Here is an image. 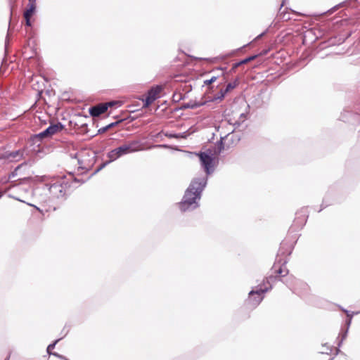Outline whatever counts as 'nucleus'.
Returning a JSON list of instances; mask_svg holds the SVG:
<instances>
[{
	"mask_svg": "<svg viewBox=\"0 0 360 360\" xmlns=\"http://www.w3.org/2000/svg\"><path fill=\"white\" fill-rule=\"evenodd\" d=\"M276 272L281 276H284L288 274V270L285 268L280 267L278 270H276Z\"/></svg>",
	"mask_w": 360,
	"mask_h": 360,
	"instance_id": "obj_14",
	"label": "nucleus"
},
{
	"mask_svg": "<svg viewBox=\"0 0 360 360\" xmlns=\"http://www.w3.org/2000/svg\"><path fill=\"white\" fill-rule=\"evenodd\" d=\"M114 102L99 103L89 108V113L92 117H98L104 113L109 107L114 105Z\"/></svg>",
	"mask_w": 360,
	"mask_h": 360,
	"instance_id": "obj_6",
	"label": "nucleus"
},
{
	"mask_svg": "<svg viewBox=\"0 0 360 360\" xmlns=\"http://www.w3.org/2000/svg\"><path fill=\"white\" fill-rule=\"evenodd\" d=\"M27 163L24 162L21 165H19L15 170L11 172L8 176V179L11 180L12 179L15 178L17 176H20V177L18 179L20 181H27L31 178L32 173L30 172H22V169H24L25 167H27Z\"/></svg>",
	"mask_w": 360,
	"mask_h": 360,
	"instance_id": "obj_5",
	"label": "nucleus"
},
{
	"mask_svg": "<svg viewBox=\"0 0 360 360\" xmlns=\"http://www.w3.org/2000/svg\"><path fill=\"white\" fill-rule=\"evenodd\" d=\"M199 156L201 166L204 168L207 174L213 171L214 154L211 151L203 152L197 154Z\"/></svg>",
	"mask_w": 360,
	"mask_h": 360,
	"instance_id": "obj_4",
	"label": "nucleus"
},
{
	"mask_svg": "<svg viewBox=\"0 0 360 360\" xmlns=\"http://www.w3.org/2000/svg\"><path fill=\"white\" fill-rule=\"evenodd\" d=\"M145 149L143 144L139 140H131L124 142L120 146L110 150L108 153V158L110 162H112L119 158L129 154L141 151Z\"/></svg>",
	"mask_w": 360,
	"mask_h": 360,
	"instance_id": "obj_3",
	"label": "nucleus"
},
{
	"mask_svg": "<svg viewBox=\"0 0 360 360\" xmlns=\"http://www.w3.org/2000/svg\"><path fill=\"white\" fill-rule=\"evenodd\" d=\"M216 80H217V77H214H214H212L211 79H207V80H205V81L204 82V83H205V84L208 85V84H212V83L214 82Z\"/></svg>",
	"mask_w": 360,
	"mask_h": 360,
	"instance_id": "obj_17",
	"label": "nucleus"
},
{
	"mask_svg": "<svg viewBox=\"0 0 360 360\" xmlns=\"http://www.w3.org/2000/svg\"><path fill=\"white\" fill-rule=\"evenodd\" d=\"M268 290V288H259V290H251L249 293L250 295V299L252 298V297L255 295H257V298L256 299V300L254 302V304H258L263 299V297L262 296V295L263 293H264L265 292H266Z\"/></svg>",
	"mask_w": 360,
	"mask_h": 360,
	"instance_id": "obj_9",
	"label": "nucleus"
},
{
	"mask_svg": "<svg viewBox=\"0 0 360 360\" xmlns=\"http://www.w3.org/2000/svg\"><path fill=\"white\" fill-rule=\"evenodd\" d=\"M13 198L18 200H20V201H22V200L20 199V197L19 195H12Z\"/></svg>",
	"mask_w": 360,
	"mask_h": 360,
	"instance_id": "obj_23",
	"label": "nucleus"
},
{
	"mask_svg": "<svg viewBox=\"0 0 360 360\" xmlns=\"http://www.w3.org/2000/svg\"><path fill=\"white\" fill-rule=\"evenodd\" d=\"M26 20V25L27 26H30L31 25V22H30V18H25Z\"/></svg>",
	"mask_w": 360,
	"mask_h": 360,
	"instance_id": "obj_22",
	"label": "nucleus"
},
{
	"mask_svg": "<svg viewBox=\"0 0 360 360\" xmlns=\"http://www.w3.org/2000/svg\"><path fill=\"white\" fill-rule=\"evenodd\" d=\"M115 125V123H111L110 124H108V126H110V128L113 127Z\"/></svg>",
	"mask_w": 360,
	"mask_h": 360,
	"instance_id": "obj_25",
	"label": "nucleus"
},
{
	"mask_svg": "<svg viewBox=\"0 0 360 360\" xmlns=\"http://www.w3.org/2000/svg\"><path fill=\"white\" fill-rule=\"evenodd\" d=\"M242 64H243V63H240V62L236 63H235V64L233 65V68H232V69H233V70H234V69L237 68L238 67H239V66H240V65H242Z\"/></svg>",
	"mask_w": 360,
	"mask_h": 360,
	"instance_id": "obj_21",
	"label": "nucleus"
},
{
	"mask_svg": "<svg viewBox=\"0 0 360 360\" xmlns=\"http://www.w3.org/2000/svg\"><path fill=\"white\" fill-rule=\"evenodd\" d=\"M255 58H256V56H250L249 58H247L240 61V63H243V64L247 63L254 60Z\"/></svg>",
	"mask_w": 360,
	"mask_h": 360,
	"instance_id": "obj_16",
	"label": "nucleus"
},
{
	"mask_svg": "<svg viewBox=\"0 0 360 360\" xmlns=\"http://www.w3.org/2000/svg\"><path fill=\"white\" fill-rule=\"evenodd\" d=\"M162 91V87L160 86H155L152 88L147 94V96L145 100V105L148 106L150 105L153 101H155L159 96L160 93Z\"/></svg>",
	"mask_w": 360,
	"mask_h": 360,
	"instance_id": "obj_8",
	"label": "nucleus"
},
{
	"mask_svg": "<svg viewBox=\"0 0 360 360\" xmlns=\"http://www.w3.org/2000/svg\"><path fill=\"white\" fill-rule=\"evenodd\" d=\"M226 94V93H225L224 90H221L220 92L214 96V100H222L224 98Z\"/></svg>",
	"mask_w": 360,
	"mask_h": 360,
	"instance_id": "obj_13",
	"label": "nucleus"
},
{
	"mask_svg": "<svg viewBox=\"0 0 360 360\" xmlns=\"http://www.w3.org/2000/svg\"><path fill=\"white\" fill-rule=\"evenodd\" d=\"M27 9L24 13V18H31L36 9L35 0H29Z\"/></svg>",
	"mask_w": 360,
	"mask_h": 360,
	"instance_id": "obj_11",
	"label": "nucleus"
},
{
	"mask_svg": "<svg viewBox=\"0 0 360 360\" xmlns=\"http://www.w3.org/2000/svg\"><path fill=\"white\" fill-rule=\"evenodd\" d=\"M207 184V179L205 177L194 179L186 190L183 200L180 204V209L186 211L190 208L193 204L192 208L198 206L195 200L200 198V195Z\"/></svg>",
	"mask_w": 360,
	"mask_h": 360,
	"instance_id": "obj_1",
	"label": "nucleus"
},
{
	"mask_svg": "<svg viewBox=\"0 0 360 360\" xmlns=\"http://www.w3.org/2000/svg\"><path fill=\"white\" fill-rule=\"evenodd\" d=\"M24 152L22 150H18L12 153H10L7 155V158L11 161L18 162L23 158Z\"/></svg>",
	"mask_w": 360,
	"mask_h": 360,
	"instance_id": "obj_10",
	"label": "nucleus"
},
{
	"mask_svg": "<svg viewBox=\"0 0 360 360\" xmlns=\"http://www.w3.org/2000/svg\"><path fill=\"white\" fill-rule=\"evenodd\" d=\"M108 129H110V126H106V127H102V128L99 129L98 131L99 134L104 133Z\"/></svg>",
	"mask_w": 360,
	"mask_h": 360,
	"instance_id": "obj_20",
	"label": "nucleus"
},
{
	"mask_svg": "<svg viewBox=\"0 0 360 360\" xmlns=\"http://www.w3.org/2000/svg\"><path fill=\"white\" fill-rule=\"evenodd\" d=\"M5 360H9V356H8Z\"/></svg>",
	"mask_w": 360,
	"mask_h": 360,
	"instance_id": "obj_26",
	"label": "nucleus"
},
{
	"mask_svg": "<svg viewBox=\"0 0 360 360\" xmlns=\"http://www.w3.org/2000/svg\"><path fill=\"white\" fill-rule=\"evenodd\" d=\"M63 129V126L61 123L58 122L54 124H51L47 129L42 132L39 133L37 136L40 138H44L51 136Z\"/></svg>",
	"mask_w": 360,
	"mask_h": 360,
	"instance_id": "obj_7",
	"label": "nucleus"
},
{
	"mask_svg": "<svg viewBox=\"0 0 360 360\" xmlns=\"http://www.w3.org/2000/svg\"><path fill=\"white\" fill-rule=\"evenodd\" d=\"M238 81H235L233 82H231V83H229L227 85H226V89L224 90L225 93H227L229 92V91L233 89L234 88L236 87V86L238 85Z\"/></svg>",
	"mask_w": 360,
	"mask_h": 360,
	"instance_id": "obj_12",
	"label": "nucleus"
},
{
	"mask_svg": "<svg viewBox=\"0 0 360 360\" xmlns=\"http://www.w3.org/2000/svg\"><path fill=\"white\" fill-rule=\"evenodd\" d=\"M37 181L45 183L51 198H60L65 195L68 182L65 176H36Z\"/></svg>",
	"mask_w": 360,
	"mask_h": 360,
	"instance_id": "obj_2",
	"label": "nucleus"
},
{
	"mask_svg": "<svg viewBox=\"0 0 360 360\" xmlns=\"http://www.w3.org/2000/svg\"><path fill=\"white\" fill-rule=\"evenodd\" d=\"M59 340H56L53 344H51L47 347V352L50 353L51 350L55 347L56 344L58 342Z\"/></svg>",
	"mask_w": 360,
	"mask_h": 360,
	"instance_id": "obj_18",
	"label": "nucleus"
},
{
	"mask_svg": "<svg viewBox=\"0 0 360 360\" xmlns=\"http://www.w3.org/2000/svg\"><path fill=\"white\" fill-rule=\"evenodd\" d=\"M174 135H176V134H166L167 136L169 137V138H174Z\"/></svg>",
	"mask_w": 360,
	"mask_h": 360,
	"instance_id": "obj_24",
	"label": "nucleus"
},
{
	"mask_svg": "<svg viewBox=\"0 0 360 360\" xmlns=\"http://www.w3.org/2000/svg\"><path fill=\"white\" fill-rule=\"evenodd\" d=\"M18 188V185H13L8 188V191H10L11 193H13V191Z\"/></svg>",
	"mask_w": 360,
	"mask_h": 360,
	"instance_id": "obj_19",
	"label": "nucleus"
},
{
	"mask_svg": "<svg viewBox=\"0 0 360 360\" xmlns=\"http://www.w3.org/2000/svg\"><path fill=\"white\" fill-rule=\"evenodd\" d=\"M187 136H188L187 132H184V133H181V134H176V135H174V137L176 139H179V138L185 139L187 137Z\"/></svg>",
	"mask_w": 360,
	"mask_h": 360,
	"instance_id": "obj_15",
	"label": "nucleus"
}]
</instances>
